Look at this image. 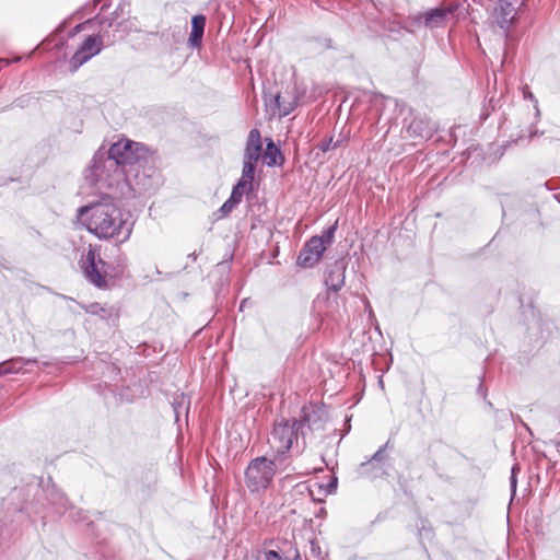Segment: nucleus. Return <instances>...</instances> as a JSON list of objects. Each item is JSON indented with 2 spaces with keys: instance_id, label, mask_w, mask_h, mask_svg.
Listing matches in <instances>:
<instances>
[{
  "instance_id": "f257e3e1",
  "label": "nucleus",
  "mask_w": 560,
  "mask_h": 560,
  "mask_svg": "<svg viewBox=\"0 0 560 560\" xmlns=\"http://www.w3.org/2000/svg\"><path fill=\"white\" fill-rule=\"evenodd\" d=\"M149 150L140 142L121 138L110 145L107 156L101 151L93 158L90 176L97 184L108 188L126 183L132 189H141L144 178L139 177V168L147 162Z\"/></svg>"
},
{
  "instance_id": "f03ea898",
  "label": "nucleus",
  "mask_w": 560,
  "mask_h": 560,
  "mask_svg": "<svg viewBox=\"0 0 560 560\" xmlns=\"http://www.w3.org/2000/svg\"><path fill=\"white\" fill-rule=\"evenodd\" d=\"M78 219L86 230L100 240L126 242L132 232L133 223L109 196L78 209Z\"/></svg>"
},
{
  "instance_id": "7ed1b4c3",
  "label": "nucleus",
  "mask_w": 560,
  "mask_h": 560,
  "mask_svg": "<svg viewBox=\"0 0 560 560\" xmlns=\"http://www.w3.org/2000/svg\"><path fill=\"white\" fill-rule=\"evenodd\" d=\"M303 416L301 420H282L276 422L273 429L268 438V445L272 452V457L278 459L279 463L283 462V456L292 447L293 441L298 439V432L307 425L310 430L316 427V420L312 419L308 408H303ZM304 435V431H302Z\"/></svg>"
},
{
  "instance_id": "20e7f679",
  "label": "nucleus",
  "mask_w": 560,
  "mask_h": 560,
  "mask_svg": "<svg viewBox=\"0 0 560 560\" xmlns=\"http://www.w3.org/2000/svg\"><path fill=\"white\" fill-rule=\"evenodd\" d=\"M279 463L276 458L260 456L252 459L245 470V483L250 492L266 490L277 472Z\"/></svg>"
},
{
  "instance_id": "39448f33",
  "label": "nucleus",
  "mask_w": 560,
  "mask_h": 560,
  "mask_svg": "<svg viewBox=\"0 0 560 560\" xmlns=\"http://www.w3.org/2000/svg\"><path fill=\"white\" fill-rule=\"evenodd\" d=\"M105 266V261L92 248L88 250L82 259L85 278L97 288H105L107 285Z\"/></svg>"
},
{
  "instance_id": "423d86ee",
  "label": "nucleus",
  "mask_w": 560,
  "mask_h": 560,
  "mask_svg": "<svg viewBox=\"0 0 560 560\" xmlns=\"http://www.w3.org/2000/svg\"><path fill=\"white\" fill-rule=\"evenodd\" d=\"M103 49V37L101 35L88 36L77 49L69 61L71 72H75L82 65L88 62Z\"/></svg>"
},
{
  "instance_id": "0eeeda50",
  "label": "nucleus",
  "mask_w": 560,
  "mask_h": 560,
  "mask_svg": "<svg viewBox=\"0 0 560 560\" xmlns=\"http://www.w3.org/2000/svg\"><path fill=\"white\" fill-rule=\"evenodd\" d=\"M325 249L323 241L313 236L300 252L298 264L304 268L313 267L319 261Z\"/></svg>"
},
{
  "instance_id": "6e6552de",
  "label": "nucleus",
  "mask_w": 560,
  "mask_h": 560,
  "mask_svg": "<svg viewBox=\"0 0 560 560\" xmlns=\"http://www.w3.org/2000/svg\"><path fill=\"white\" fill-rule=\"evenodd\" d=\"M516 15L515 7L512 2L500 1L493 11L495 23L503 30L508 28Z\"/></svg>"
},
{
  "instance_id": "1a4fd4ad",
  "label": "nucleus",
  "mask_w": 560,
  "mask_h": 560,
  "mask_svg": "<svg viewBox=\"0 0 560 560\" xmlns=\"http://www.w3.org/2000/svg\"><path fill=\"white\" fill-rule=\"evenodd\" d=\"M262 143L258 129H252L248 133L246 147L244 150V160L250 162H258L261 156Z\"/></svg>"
},
{
  "instance_id": "9d476101",
  "label": "nucleus",
  "mask_w": 560,
  "mask_h": 560,
  "mask_svg": "<svg viewBox=\"0 0 560 560\" xmlns=\"http://www.w3.org/2000/svg\"><path fill=\"white\" fill-rule=\"evenodd\" d=\"M453 10L448 8H435L424 14V25L430 28L440 27L444 24L448 14H452Z\"/></svg>"
},
{
  "instance_id": "9b49d317",
  "label": "nucleus",
  "mask_w": 560,
  "mask_h": 560,
  "mask_svg": "<svg viewBox=\"0 0 560 560\" xmlns=\"http://www.w3.org/2000/svg\"><path fill=\"white\" fill-rule=\"evenodd\" d=\"M325 283L334 291L340 290L345 283V267L340 264H335L334 267L328 270L325 277Z\"/></svg>"
},
{
  "instance_id": "f8f14e48",
  "label": "nucleus",
  "mask_w": 560,
  "mask_h": 560,
  "mask_svg": "<svg viewBox=\"0 0 560 560\" xmlns=\"http://www.w3.org/2000/svg\"><path fill=\"white\" fill-rule=\"evenodd\" d=\"M33 359H25L22 357H16L3 361L0 363V377L9 374H16L23 370V368L28 363H34Z\"/></svg>"
},
{
  "instance_id": "ddd939ff",
  "label": "nucleus",
  "mask_w": 560,
  "mask_h": 560,
  "mask_svg": "<svg viewBox=\"0 0 560 560\" xmlns=\"http://www.w3.org/2000/svg\"><path fill=\"white\" fill-rule=\"evenodd\" d=\"M206 26V18L203 15H195L191 19V32L189 44L191 47H198L201 43Z\"/></svg>"
},
{
  "instance_id": "4468645a",
  "label": "nucleus",
  "mask_w": 560,
  "mask_h": 560,
  "mask_svg": "<svg viewBox=\"0 0 560 560\" xmlns=\"http://www.w3.org/2000/svg\"><path fill=\"white\" fill-rule=\"evenodd\" d=\"M388 443H386L384 446L380 447L371 459L368 462H364L360 465L359 472L361 476L369 477V478H377L378 474H370L369 467L373 464H380L383 463L386 459L385 455V448L387 447Z\"/></svg>"
},
{
  "instance_id": "2eb2a0df",
  "label": "nucleus",
  "mask_w": 560,
  "mask_h": 560,
  "mask_svg": "<svg viewBox=\"0 0 560 560\" xmlns=\"http://www.w3.org/2000/svg\"><path fill=\"white\" fill-rule=\"evenodd\" d=\"M262 158L268 166L281 165L283 162L281 151L272 141L267 143Z\"/></svg>"
},
{
  "instance_id": "dca6fc26",
  "label": "nucleus",
  "mask_w": 560,
  "mask_h": 560,
  "mask_svg": "<svg viewBox=\"0 0 560 560\" xmlns=\"http://www.w3.org/2000/svg\"><path fill=\"white\" fill-rule=\"evenodd\" d=\"M431 130L429 122L419 118H415L408 127V132L419 138L429 137L431 135Z\"/></svg>"
},
{
  "instance_id": "f3484780",
  "label": "nucleus",
  "mask_w": 560,
  "mask_h": 560,
  "mask_svg": "<svg viewBox=\"0 0 560 560\" xmlns=\"http://www.w3.org/2000/svg\"><path fill=\"white\" fill-rule=\"evenodd\" d=\"M256 168V162L245 161L243 162L242 177L241 182L252 186L254 174Z\"/></svg>"
},
{
  "instance_id": "a211bd4d",
  "label": "nucleus",
  "mask_w": 560,
  "mask_h": 560,
  "mask_svg": "<svg viewBox=\"0 0 560 560\" xmlns=\"http://www.w3.org/2000/svg\"><path fill=\"white\" fill-rule=\"evenodd\" d=\"M246 189H252V186L238 180L237 184L233 187L229 199L237 206L242 201L244 191Z\"/></svg>"
},
{
  "instance_id": "6ab92c4d",
  "label": "nucleus",
  "mask_w": 560,
  "mask_h": 560,
  "mask_svg": "<svg viewBox=\"0 0 560 560\" xmlns=\"http://www.w3.org/2000/svg\"><path fill=\"white\" fill-rule=\"evenodd\" d=\"M281 98L282 97H281V95L279 93L276 94L275 103H276V106L280 110V115L281 116H287V115H289L293 110V105L291 103H289L288 105H282L281 104Z\"/></svg>"
},
{
  "instance_id": "aec40b11",
  "label": "nucleus",
  "mask_w": 560,
  "mask_h": 560,
  "mask_svg": "<svg viewBox=\"0 0 560 560\" xmlns=\"http://www.w3.org/2000/svg\"><path fill=\"white\" fill-rule=\"evenodd\" d=\"M335 231H336V225H332L328 230H326L322 235L314 236V237L320 238L324 243V246L326 247L327 245L331 244V242L334 240Z\"/></svg>"
},
{
  "instance_id": "412c9836",
  "label": "nucleus",
  "mask_w": 560,
  "mask_h": 560,
  "mask_svg": "<svg viewBox=\"0 0 560 560\" xmlns=\"http://www.w3.org/2000/svg\"><path fill=\"white\" fill-rule=\"evenodd\" d=\"M185 402L186 401L184 395H180V397H176L175 400L173 401V409L175 412L176 420H178L180 409L187 410V408L185 407Z\"/></svg>"
},
{
  "instance_id": "4be33fe9",
  "label": "nucleus",
  "mask_w": 560,
  "mask_h": 560,
  "mask_svg": "<svg viewBox=\"0 0 560 560\" xmlns=\"http://www.w3.org/2000/svg\"><path fill=\"white\" fill-rule=\"evenodd\" d=\"M236 207V205L231 201L230 199H228L222 206L221 208L219 209V212H220V217H225L228 215L234 208Z\"/></svg>"
},
{
  "instance_id": "5701e85b",
  "label": "nucleus",
  "mask_w": 560,
  "mask_h": 560,
  "mask_svg": "<svg viewBox=\"0 0 560 560\" xmlns=\"http://www.w3.org/2000/svg\"><path fill=\"white\" fill-rule=\"evenodd\" d=\"M261 560H288V559H284L282 556H280L275 550H269L264 553V558Z\"/></svg>"
},
{
  "instance_id": "b1692460",
  "label": "nucleus",
  "mask_w": 560,
  "mask_h": 560,
  "mask_svg": "<svg viewBox=\"0 0 560 560\" xmlns=\"http://www.w3.org/2000/svg\"><path fill=\"white\" fill-rule=\"evenodd\" d=\"M332 144H334V138L332 137H329L328 139L326 140H323L319 144H318V148L323 151V152H327L332 148Z\"/></svg>"
},
{
  "instance_id": "393cba45",
  "label": "nucleus",
  "mask_w": 560,
  "mask_h": 560,
  "mask_svg": "<svg viewBox=\"0 0 560 560\" xmlns=\"http://www.w3.org/2000/svg\"><path fill=\"white\" fill-rule=\"evenodd\" d=\"M517 470H518V467L517 466H513L511 478H510L511 490H512L513 493H515V491H516V485H517L516 471Z\"/></svg>"
},
{
  "instance_id": "a878e982",
  "label": "nucleus",
  "mask_w": 560,
  "mask_h": 560,
  "mask_svg": "<svg viewBox=\"0 0 560 560\" xmlns=\"http://www.w3.org/2000/svg\"><path fill=\"white\" fill-rule=\"evenodd\" d=\"M369 472L370 474H378V477H380V476L384 475V469L382 467H380L378 464H373L369 467Z\"/></svg>"
},
{
  "instance_id": "bb28decb",
  "label": "nucleus",
  "mask_w": 560,
  "mask_h": 560,
  "mask_svg": "<svg viewBox=\"0 0 560 560\" xmlns=\"http://www.w3.org/2000/svg\"><path fill=\"white\" fill-rule=\"evenodd\" d=\"M54 503H59L62 508H66L67 500L63 498L62 494H58Z\"/></svg>"
},
{
  "instance_id": "cd10ccee",
  "label": "nucleus",
  "mask_w": 560,
  "mask_h": 560,
  "mask_svg": "<svg viewBox=\"0 0 560 560\" xmlns=\"http://www.w3.org/2000/svg\"><path fill=\"white\" fill-rule=\"evenodd\" d=\"M343 142H345L343 138H340V139L336 140V141L334 140L332 148H335V149L339 148V147H341L343 144Z\"/></svg>"
},
{
  "instance_id": "c85d7f7f",
  "label": "nucleus",
  "mask_w": 560,
  "mask_h": 560,
  "mask_svg": "<svg viewBox=\"0 0 560 560\" xmlns=\"http://www.w3.org/2000/svg\"><path fill=\"white\" fill-rule=\"evenodd\" d=\"M524 95H525L526 98L534 100V96H533V94L530 92H525Z\"/></svg>"
},
{
  "instance_id": "c756f323",
  "label": "nucleus",
  "mask_w": 560,
  "mask_h": 560,
  "mask_svg": "<svg viewBox=\"0 0 560 560\" xmlns=\"http://www.w3.org/2000/svg\"><path fill=\"white\" fill-rule=\"evenodd\" d=\"M336 487H337L336 480L334 482L329 483L330 489H336ZM329 492H331V490H329Z\"/></svg>"
},
{
  "instance_id": "7c9ffc66",
  "label": "nucleus",
  "mask_w": 560,
  "mask_h": 560,
  "mask_svg": "<svg viewBox=\"0 0 560 560\" xmlns=\"http://www.w3.org/2000/svg\"><path fill=\"white\" fill-rule=\"evenodd\" d=\"M556 443L558 446H560V432L556 436Z\"/></svg>"
},
{
  "instance_id": "2f4dec72",
  "label": "nucleus",
  "mask_w": 560,
  "mask_h": 560,
  "mask_svg": "<svg viewBox=\"0 0 560 560\" xmlns=\"http://www.w3.org/2000/svg\"><path fill=\"white\" fill-rule=\"evenodd\" d=\"M535 109H536V115H539V109L537 107V104L535 105Z\"/></svg>"
}]
</instances>
